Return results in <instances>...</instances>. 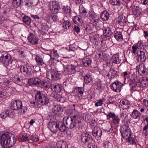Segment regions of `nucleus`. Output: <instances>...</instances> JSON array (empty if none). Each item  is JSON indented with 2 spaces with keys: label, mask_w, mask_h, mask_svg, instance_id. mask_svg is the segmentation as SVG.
<instances>
[{
  "label": "nucleus",
  "mask_w": 148,
  "mask_h": 148,
  "mask_svg": "<svg viewBox=\"0 0 148 148\" xmlns=\"http://www.w3.org/2000/svg\"><path fill=\"white\" fill-rule=\"evenodd\" d=\"M51 18L54 21H57L58 20V17L56 15H51Z\"/></svg>",
  "instance_id": "864d4df0"
},
{
  "label": "nucleus",
  "mask_w": 148,
  "mask_h": 148,
  "mask_svg": "<svg viewBox=\"0 0 148 148\" xmlns=\"http://www.w3.org/2000/svg\"><path fill=\"white\" fill-rule=\"evenodd\" d=\"M109 16V13L107 11H105L102 12L100 17L103 21H106L108 20Z\"/></svg>",
  "instance_id": "b1692460"
},
{
  "label": "nucleus",
  "mask_w": 148,
  "mask_h": 148,
  "mask_svg": "<svg viewBox=\"0 0 148 148\" xmlns=\"http://www.w3.org/2000/svg\"><path fill=\"white\" fill-rule=\"evenodd\" d=\"M28 39L29 42L32 44L34 45L37 44L36 37L34 36L33 34H30V35L28 37Z\"/></svg>",
  "instance_id": "412c9836"
},
{
  "label": "nucleus",
  "mask_w": 148,
  "mask_h": 148,
  "mask_svg": "<svg viewBox=\"0 0 148 148\" xmlns=\"http://www.w3.org/2000/svg\"><path fill=\"white\" fill-rule=\"evenodd\" d=\"M81 9L82 10V12L84 14L87 13V11L86 9L85 8L82 6L81 8Z\"/></svg>",
  "instance_id": "774afa93"
},
{
  "label": "nucleus",
  "mask_w": 148,
  "mask_h": 148,
  "mask_svg": "<svg viewBox=\"0 0 148 148\" xmlns=\"http://www.w3.org/2000/svg\"><path fill=\"white\" fill-rule=\"evenodd\" d=\"M140 115L141 114L140 112L134 109L133 110L131 116L132 119L139 120Z\"/></svg>",
  "instance_id": "6ab92c4d"
},
{
  "label": "nucleus",
  "mask_w": 148,
  "mask_h": 148,
  "mask_svg": "<svg viewBox=\"0 0 148 148\" xmlns=\"http://www.w3.org/2000/svg\"><path fill=\"white\" fill-rule=\"evenodd\" d=\"M138 49H139L138 46H137V44H135L132 46L131 51L134 55H137L140 51Z\"/></svg>",
  "instance_id": "7c9ffc66"
},
{
  "label": "nucleus",
  "mask_w": 148,
  "mask_h": 148,
  "mask_svg": "<svg viewBox=\"0 0 148 148\" xmlns=\"http://www.w3.org/2000/svg\"><path fill=\"white\" fill-rule=\"evenodd\" d=\"M59 76L58 73L54 71L48 72L47 73V78L50 80H57L59 79Z\"/></svg>",
  "instance_id": "1a4fd4ad"
},
{
  "label": "nucleus",
  "mask_w": 148,
  "mask_h": 148,
  "mask_svg": "<svg viewBox=\"0 0 148 148\" xmlns=\"http://www.w3.org/2000/svg\"><path fill=\"white\" fill-rule=\"evenodd\" d=\"M62 27L64 29V30H66L68 29L71 26L70 22L68 20L64 21L62 24Z\"/></svg>",
  "instance_id": "c85d7f7f"
},
{
  "label": "nucleus",
  "mask_w": 148,
  "mask_h": 148,
  "mask_svg": "<svg viewBox=\"0 0 148 148\" xmlns=\"http://www.w3.org/2000/svg\"><path fill=\"white\" fill-rule=\"evenodd\" d=\"M120 132L122 136L125 139L131 136V132L129 127L126 125H122L120 128Z\"/></svg>",
  "instance_id": "7ed1b4c3"
},
{
  "label": "nucleus",
  "mask_w": 148,
  "mask_h": 148,
  "mask_svg": "<svg viewBox=\"0 0 148 148\" xmlns=\"http://www.w3.org/2000/svg\"><path fill=\"white\" fill-rule=\"evenodd\" d=\"M89 17L90 18H91L92 19L94 23H95L99 20L98 15L94 12H91L89 14Z\"/></svg>",
  "instance_id": "2f4dec72"
},
{
  "label": "nucleus",
  "mask_w": 148,
  "mask_h": 148,
  "mask_svg": "<svg viewBox=\"0 0 148 148\" xmlns=\"http://www.w3.org/2000/svg\"><path fill=\"white\" fill-rule=\"evenodd\" d=\"M64 72L68 75H71L75 73L76 66L72 64H65L63 65Z\"/></svg>",
  "instance_id": "20e7f679"
},
{
  "label": "nucleus",
  "mask_w": 148,
  "mask_h": 148,
  "mask_svg": "<svg viewBox=\"0 0 148 148\" xmlns=\"http://www.w3.org/2000/svg\"><path fill=\"white\" fill-rule=\"evenodd\" d=\"M23 22L28 25H30L31 22V18L27 16H25L23 18Z\"/></svg>",
  "instance_id": "4c0bfd02"
},
{
  "label": "nucleus",
  "mask_w": 148,
  "mask_h": 148,
  "mask_svg": "<svg viewBox=\"0 0 148 148\" xmlns=\"http://www.w3.org/2000/svg\"><path fill=\"white\" fill-rule=\"evenodd\" d=\"M32 70L31 67L27 65L22 66L20 68L21 73L27 77L31 74Z\"/></svg>",
  "instance_id": "6e6552de"
},
{
  "label": "nucleus",
  "mask_w": 148,
  "mask_h": 148,
  "mask_svg": "<svg viewBox=\"0 0 148 148\" xmlns=\"http://www.w3.org/2000/svg\"><path fill=\"white\" fill-rule=\"evenodd\" d=\"M126 139L127 142H131L132 144H134L136 143L135 140L132 138L131 136L127 138Z\"/></svg>",
  "instance_id": "8fccbe9b"
},
{
  "label": "nucleus",
  "mask_w": 148,
  "mask_h": 148,
  "mask_svg": "<svg viewBox=\"0 0 148 148\" xmlns=\"http://www.w3.org/2000/svg\"><path fill=\"white\" fill-rule=\"evenodd\" d=\"M120 103L121 106V108L123 109L128 108L130 104L129 101L126 99L121 100Z\"/></svg>",
  "instance_id": "a211bd4d"
},
{
  "label": "nucleus",
  "mask_w": 148,
  "mask_h": 148,
  "mask_svg": "<svg viewBox=\"0 0 148 148\" xmlns=\"http://www.w3.org/2000/svg\"><path fill=\"white\" fill-rule=\"evenodd\" d=\"M114 98L112 97H110L107 99V102L108 104L113 103L114 102Z\"/></svg>",
  "instance_id": "09e8293b"
},
{
  "label": "nucleus",
  "mask_w": 148,
  "mask_h": 148,
  "mask_svg": "<svg viewBox=\"0 0 148 148\" xmlns=\"http://www.w3.org/2000/svg\"><path fill=\"white\" fill-rule=\"evenodd\" d=\"M12 61V58L9 55L2 54L0 57V62L3 64L6 65L11 64Z\"/></svg>",
  "instance_id": "39448f33"
},
{
  "label": "nucleus",
  "mask_w": 148,
  "mask_h": 148,
  "mask_svg": "<svg viewBox=\"0 0 148 148\" xmlns=\"http://www.w3.org/2000/svg\"><path fill=\"white\" fill-rule=\"evenodd\" d=\"M51 89L53 88L55 92L57 93H60L61 90V86L58 84H52L51 86Z\"/></svg>",
  "instance_id": "393cba45"
},
{
  "label": "nucleus",
  "mask_w": 148,
  "mask_h": 148,
  "mask_svg": "<svg viewBox=\"0 0 148 148\" xmlns=\"http://www.w3.org/2000/svg\"><path fill=\"white\" fill-rule=\"evenodd\" d=\"M112 33L109 27L104 28L103 34L105 36L109 37L112 35Z\"/></svg>",
  "instance_id": "72a5a7b5"
},
{
  "label": "nucleus",
  "mask_w": 148,
  "mask_h": 148,
  "mask_svg": "<svg viewBox=\"0 0 148 148\" xmlns=\"http://www.w3.org/2000/svg\"><path fill=\"white\" fill-rule=\"evenodd\" d=\"M137 46H138L139 49H144L145 46L143 44L140 42L137 45Z\"/></svg>",
  "instance_id": "6e6d98bb"
},
{
  "label": "nucleus",
  "mask_w": 148,
  "mask_h": 148,
  "mask_svg": "<svg viewBox=\"0 0 148 148\" xmlns=\"http://www.w3.org/2000/svg\"><path fill=\"white\" fill-rule=\"evenodd\" d=\"M143 102L144 104L148 107V100L146 99H145L143 100Z\"/></svg>",
  "instance_id": "0e129e2a"
},
{
  "label": "nucleus",
  "mask_w": 148,
  "mask_h": 148,
  "mask_svg": "<svg viewBox=\"0 0 148 148\" xmlns=\"http://www.w3.org/2000/svg\"><path fill=\"white\" fill-rule=\"evenodd\" d=\"M85 83L86 84H91L92 82V79L90 75H86L84 77Z\"/></svg>",
  "instance_id": "473e14b6"
},
{
  "label": "nucleus",
  "mask_w": 148,
  "mask_h": 148,
  "mask_svg": "<svg viewBox=\"0 0 148 148\" xmlns=\"http://www.w3.org/2000/svg\"><path fill=\"white\" fill-rule=\"evenodd\" d=\"M137 55L138 56L137 60L138 62H143L145 61L146 57L144 51L140 50L139 52Z\"/></svg>",
  "instance_id": "2eb2a0df"
},
{
  "label": "nucleus",
  "mask_w": 148,
  "mask_h": 148,
  "mask_svg": "<svg viewBox=\"0 0 148 148\" xmlns=\"http://www.w3.org/2000/svg\"><path fill=\"white\" fill-rule=\"evenodd\" d=\"M81 139L84 143L87 144L88 145L92 144L93 141L91 136L88 133L82 134Z\"/></svg>",
  "instance_id": "423d86ee"
},
{
  "label": "nucleus",
  "mask_w": 148,
  "mask_h": 148,
  "mask_svg": "<svg viewBox=\"0 0 148 148\" xmlns=\"http://www.w3.org/2000/svg\"><path fill=\"white\" fill-rule=\"evenodd\" d=\"M50 8L53 13H57L60 9L59 3L57 2L53 1L50 3Z\"/></svg>",
  "instance_id": "0eeeda50"
},
{
  "label": "nucleus",
  "mask_w": 148,
  "mask_h": 148,
  "mask_svg": "<svg viewBox=\"0 0 148 148\" xmlns=\"http://www.w3.org/2000/svg\"><path fill=\"white\" fill-rule=\"evenodd\" d=\"M20 109H21L22 111H23V112H25L27 111V108L26 107H23L22 105L21 108Z\"/></svg>",
  "instance_id": "69168bd1"
},
{
  "label": "nucleus",
  "mask_w": 148,
  "mask_h": 148,
  "mask_svg": "<svg viewBox=\"0 0 148 148\" xmlns=\"http://www.w3.org/2000/svg\"><path fill=\"white\" fill-rule=\"evenodd\" d=\"M16 142L14 135L11 133L6 132L1 135L0 143L4 148H9L13 145Z\"/></svg>",
  "instance_id": "f257e3e1"
},
{
  "label": "nucleus",
  "mask_w": 148,
  "mask_h": 148,
  "mask_svg": "<svg viewBox=\"0 0 148 148\" xmlns=\"http://www.w3.org/2000/svg\"><path fill=\"white\" fill-rule=\"evenodd\" d=\"M7 112V110L5 111L2 112L0 114V115L2 119H5L6 117L8 116V114Z\"/></svg>",
  "instance_id": "de8ad7c7"
},
{
  "label": "nucleus",
  "mask_w": 148,
  "mask_h": 148,
  "mask_svg": "<svg viewBox=\"0 0 148 148\" xmlns=\"http://www.w3.org/2000/svg\"><path fill=\"white\" fill-rule=\"evenodd\" d=\"M112 121L114 124L117 125L119 123L120 119L117 116H116L112 119Z\"/></svg>",
  "instance_id": "37998d69"
},
{
  "label": "nucleus",
  "mask_w": 148,
  "mask_h": 148,
  "mask_svg": "<svg viewBox=\"0 0 148 148\" xmlns=\"http://www.w3.org/2000/svg\"><path fill=\"white\" fill-rule=\"evenodd\" d=\"M45 95L41 93L40 91H38V103H39L45 97Z\"/></svg>",
  "instance_id": "e433bc0d"
},
{
  "label": "nucleus",
  "mask_w": 148,
  "mask_h": 148,
  "mask_svg": "<svg viewBox=\"0 0 148 148\" xmlns=\"http://www.w3.org/2000/svg\"><path fill=\"white\" fill-rule=\"evenodd\" d=\"M121 83L117 81L112 83L111 86V89L114 91L116 92H119L121 90Z\"/></svg>",
  "instance_id": "4468645a"
},
{
  "label": "nucleus",
  "mask_w": 148,
  "mask_h": 148,
  "mask_svg": "<svg viewBox=\"0 0 148 148\" xmlns=\"http://www.w3.org/2000/svg\"><path fill=\"white\" fill-rule=\"evenodd\" d=\"M73 21L75 24H77L78 25H82V19L78 16L74 17L73 19Z\"/></svg>",
  "instance_id": "cd10ccee"
},
{
  "label": "nucleus",
  "mask_w": 148,
  "mask_h": 148,
  "mask_svg": "<svg viewBox=\"0 0 148 148\" xmlns=\"http://www.w3.org/2000/svg\"><path fill=\"white\" fill-rule=\"evenodd\" d=\"M126 21V17L123 15H121L119 16L117 20V23L122 26H123L125 25Z\"/></svg>",
  "instance_id": "dca6fc26"
},
{
  "label": "nucleus",
  "mask_w": 148,
  "mask_h": 148,
  "mask_svg": "<svg viewBox=\"0 0 148 148\" xmlns=\"http://www.w3.org/2000/svg\"><path fill=\"white\" fill-rule=\"evenodd\" d=\"M58 148H68L67 143L62 140H60L57 143Z\"/></svg>",
  "instance_id": "5701e85b"
},
{
  "label": "nucleus",
  "mask_w": 148,
  "mask_h": 148,
  "mask_svg": "<svg viewBox=\"0 0 148 148\" xmlns=\"http://www.w3.org/2000/svg\"><path fill=\"white\" fill-rule=\"evenodd\" d=\"M112 144L108 142H105L103 144V147L105 148H112Z\"/></svg>",
  "instance_id": "79ce46f5"
},
{
  "label": "nucleus",
  "mask_w": 148,
  "mask_h": 148,
  "mask_svg": "<svg viewBox=\"0 0 148 148\" xmlns=\"http://www.w3.org/2000/svg\"><path fill=\"white\" fill-rule=\"evenodd\" d=\"M49 102V99L48 98L45 96L42 100H41L39 104L42 105H44L47 104Z\"/></svg>",
  "instance_id": "58836bf2"
},
{
  "label": "nucleus",
  "mask_w": 148,
  "mask_h": 148,
  "mask_svg": "<svg viewBox=\"0 0 148 148\" xmlns=\"http://www.w3.org/2000/svg\"><path fill=\"white\" fill-rule=\"evenodd\" d=\"M115 116L116 115L114 113L110 112L108 113V115L107 116V119H108V117H109V118H112L113 119Z\"/></svg>",
  "instance_id": "5fc2aeb1"
},
{
  "label": "nucleus",
  "mask_w": 148,
  "mask_h": 148,
  "mask_svg": "<svg viewBox=\"0 0 148 148\" xmlns=\"http://www.w3.org/2000/svg\"><path fill=\"white\" fill-rule=\"evenodd\" d=\"M21 140L23 141H29V139L27 136H23L21 138Z\"/></svg>",
  "instance_id": "4d7b16f0"
},
{
  "label": "nucleus",
  "mask_w": 148,
  "mask_h": 148,
  "mask_svg": "<svg viewBox=\"0 0 148 148\" xmlns=\"http://www.w3.org/2000/svg\"><path fill=\"white\" fill-rule=\"evenodd\" d=\"M111 61L112 63L116 64H119L120 62V60H119L118 56L117 55H115L112 56Z\"/></svg>",
  "instance_id": "f704fd0d"
},
{
  "label": "nucleus",
  "mask_w": 148,
  "mask_h": 148,
  "mask_svg": "<svg viewBox=\"0 0 148 148\" xmlns=\"http://www.w3.org/2000/svg\"><path fill=\"white\" fill-rule=\"evenodd\" d=\"M7 112L8 114V116L10 117H12L14 114V111L12 110H7Z\"/></svg>",
  "instance_id": "a18cd8bd"
},
{
  "label": "nucleus",
  "mask_w": 148,
  "mask_h": 148,
  "mask_svg": "<svg viewBox=\"0 0 148 148\" xmlns=\"http://www.w3.org/2000/svg\"><path fill=\"white\" fill-rule=\"evenodd\" d=\"M79 26L75 25L74 26V29L75 32H76L77 33H78L80 32V29L79 28Z\"/></svg>",
  "instance_id": "13d9d810"
},
{
  "label": "nucleus",
  "mask_w": 148,
  "mask_h": 148,
  "mask_svg": "<svg viewBox=\"0 0 148 148\" xmlns=\"http://www.w3.org/2000/svg\"><path fill=\"white\" fill-rule=\"evenodd\" d=\"M53 56H54V57L53 58H57L58 56L57 53V51L56 50H54L53 52Z\"/></svg>",
  "instance_id": "052dcab7"
},
{
  "label": "nucleus",
  "mask_w": 148,
  "mask_h": 148,
  "mask_svg": "<svg viewBox=\"0 0 148 148\" xmlns=\"http://www.w3.org/2000/svg\"><path fill=\"white\" fill-rule=\"evenodd\" d=\"M92 132V135L97 139L100 138L102 134V130L100 128L97 127H94Z\"/></svg>",
  "instance_id": "f8f14e48"
},
{
  "label": "nucleus",
  "mask_w": 148,
  "mask_h": 148,
  "mask_svg": "<svg viewBox=\"0 0 148 148\" xmlns=\"http://www.w3.org/2000/svg\"><path fill=\"white\" fill-rule=\"evenodd\" d=\"M10 81L9 80L7 79H5L3 80V85H4L3 87L6 86L8 85L10 83Z\"/></svg>",
  "instance_id": "603ef678"
},
{
  "label": "nucleus",
  "mask_w": 148,
  "mask_h": 148,
  "mask_svg": "<svg viewBox=\"0 0 148 148\" xmlns=\"http://www.w3.org/2000/svg\"><path fill=\"white\" fill-rule=\"evenodd\" d=\"M28 83L29 85L32 86H36L37 84V81L36 78H33L28 79Z\"/></svg>",
  "instance_id": "c756f323"
},
{
  "label": "nucleus",
  "mask_w": 148,
  "mask_h": 148,
  "mask_svg": "<svg viewBox=\"0 0 148 148\" xmlns=\"http://www.w3.org/2000/svg\"><path fill=\"white\" fill-rule=\"evenodd\" d=\"M110 2L113 5H120V4L119 0H110Z\"/></svg>",
  "instance_id": "c03bdc74"
},
{
  "label": "nucleus",
  "mask_w": 148,
  "mask_h": 148,
  "mask_svg": "<svg viewBox=\"0 0 148 148\" xmlns=\"http://www.w3.org/2000/svg\"><path fill=\"white\" fill-rule=\"evenodd\" d=\"M66 125L65 126L64 123L62 121L58 122V130L62 132H64L66 129Z\"/></svg>",
  "instance_id": "a878e982"
},
{
  "label": "nucleus",
  "mask_w": 148,
  "mask_h": 148,
  "mask_svg": "<svg viewBox=\"0 0 148 148\" xmlns=\"http://www.w3.org/2000/svg\"><path fill=\"white\" fill-rule=\"evenodd\" d=\"M21 0H13L12 2L13 5L17 7L21 5Z\"/></svg>",
  "instance_id": "ea45409f"
},
{
  "label": "nucleus",
  "mask_w": 148,
  "mask_h": 148,
  "mask_svg": "<svg viewBox=\"0 0 148 148\" xmlns=\"http://www.w3.org/2000/svg\"><path fill=\"white\" fill-rule=\"evenodd\" d=\"M133 14L137 16L140 15V12L139 10V8L138 6H134L132 9Z\"/></svg>",
  "instance_id": "bb28decb"
},
{
  "label": "nucleus",
  "mask_w": 148,
  "mask_h": 148,
  "mask_svg": "<svg viewBox=\"0 0 148 148\" xmlns=\"http://www.w3.org/2000/svg\"><path fill=\"white\" fill-rule=\"evenodd\" d=\"M141 83L144 87L148 85V79L146 77H143Z\"/></svg>",
  "instance_id": "a19ab883"
},
{
  "label": "nucleus",
  "mask_w": 148,
  "mask_h": 148,
  "mask_svg": "<svg viewBox=\"0 0 148 148\" xmlns=\"http://www.w3.org/2000/svg\"><path fill=\"white\" fill-rule=\"evenodd\" d=\"M141 3L145 5H148V0H141Z\"/></svg>",
  "instance_id": "bf43d9fd"
},
{
  "label": "nucleus",
  "mask_w": 148,
  "mask_h": 148,
  "mask_svg": "<svg viewBox=\"0 0 148 148\" xmlns=\"http://www.w3.org/2000/svg\"><path fill=\"white\" fill-rule=\"evenodd\" d=\"M92 62V60L91 58H86L82 60L81 63L85 66L87 67L90 66Z\"/></svg>",
  "instance_id": "aec40b11"
},
{
  "label": "nucleus",
  "mask_w": 148,
  "mask_h": 148,
  "mask_svg": "<svg viewBox=\"0 0 148 148\" xmlns=\"http://www.w3.org/2000/svg\"><path fill=\"white\" fill-rule=\"evenodd\" d=\"M88 148H97V147L95 145H93L92 144L90 145H88Z\"/></svg>",
  "instance_id": "e2e57ef3"
},
{
  "label": "nucleus",
  "mask_w": 148,
  "mask_h": 148,
  "mask_svg": "<svg viewBox=\"0 0 148 148\" xmlns=\"http://www.w3.org/2000/svg\"><path fill=\"white\" fill-rule=\"evenodd\" d=\"M22 102L19 100H14L11 103L10 108L13 110L20 109L21 108Z\"/></svg>",
  "instance_id": "9b49d317"
},
{
  "label": "nucleus",
  "mask_w": 148,
  "mask_h": 148,
  "mask_svg": "<svg viewBox=\"0 0 148 148\" xmlns=\"http://www.w3.org/2000/svg\"><path fill=\"white\" fill-rule=\"evenodd\" d=\"M76 119V116L74 115L71 117L65 116L63 118V122L66 123V127L68 128L72 129L76 125L75 120Z\"/></svg>",
  "instance_id": "f03ea898"
},
{
  "label": "nucleus",
  "mask_w": 148,
  "mask_h": 148,
  "mask_svg": "<svg viewBox=\"0 0 148 148\" xmlns=\"http://www.w3.org/2000/svg\"><path fill=\"white\" fill-rule=\"evenodd\" d=\"M114 37L119 42L122 41L123 39L121 32L116 31L114 35Z\"/></svg>",
  "instance_id": "4be33fe9"
},
{
  "label": "nucleus",
  "mask_w": 148,
  "mask_h": 148,
  "mask_svg": "<svg viewBox=\"0 0 148 148\" xmlns=\"http://www.w3.org/2000/svg\"><path fill=\"white\" fill-rule=\"evenodd\" d=\"M148 129V124L146 125L143 128V130L145 132H147Z\"/></svg>",
  "instance_id": "338daca9"
},
{
  "label": "nucleus",
  "mask_w": 148,
  "mask_h": 148,
  "mask_svg": "<svg viewBox=\"0 0 148 148\" xmlns=\"http://www.w3.org/2000/svg\"><path fill=\"white\" fill-rule=\"evenodd\" d=\"M38 85L39 87L40 86L41 88L45 87L47 88H49L50 86L47 85L46 82L44 81L43 79L42 78L41 79L38 78Z\"/></svg>",
  "instance_id": "f3484780"
},
{
  "label": "nucleus",
  "mask_w": 148,
  "mask_h": 148,
  "mask_svg": "<svg viewBox=\"0 0 148 148\" xmlns=\"http://www.w3.org/2000/svg\"><path fill=\"white\" fill-rule=\"evenodd\" d=\"M61 110V107L60 106H54L52 109V111L55 114L58 115L59 114V112H60Z\"/></svg>",
  "instance_id": "c9c22d12"
},
{
  "label": "nucleus",
  "mask_w": 148,
  "mask_h": 148,
  "mask_svg": "<svg viewBox=\"0 0 148 148\" xmlns=\"http://www.w3.org/2000/svg\"><path fill=\"white\" fill-rule=\"evenodd\" d=\"M136 70L141 75H145L147 73V68L143 64H140L136 67Z\"/></svg>",
  "instance_id": "9d476101"
},
{
  "label": "nucleus",
  "mask_w": 148,
  "mask_h": 148,
  "mask_svg": "<svg viewBox=\"0 0 148 148\" xmlns=\"http://www.w3.org/2000/svg\"><path fill=\"white\" fill-rule=\"evenodd\" d=\"M103 101L101 99H100L95 104V106L96 107L101 106L103 104Z\"/></svg>",
  "instance_id": "49530a36"
},
{
  "label": "nucleus",
  "mask_w": 148,
  "mask_h": 148,
  "mask_svg": "<svg viewBox=\"0 0 148 148\" xmlns=\"http://www.w3.org/2000/svg\"><path fill=\"white\" fill-rule=\"evenodd\" d=\"M83 88L82 87L78 88V92L80 94H83Z\"/></svg>",
  "instance_id": "680f3d73"
},
{
  "label": "nucleus",
  "mask_w": 148,
  "mask_h": 148,
  "mask_svg": "<svg viewBox=\"0 0 148 148\" xmlns=\"http://www.w3.org/2000/svg\"><path fill=\"white\" fill-rule=\"evenodd\" d=\"M48 127L52 132L56 133L58 130V122L56 123L53 122H49Z\"/></svg>",
  "instance_id": "ddd939ff"
},
{
  "label": "nucleus",
  "mask_w": 148,
  "mask_h": 148,
  "mask_svg": "<svg viewBox=\"0 0 148 148\" xmlns=\"http://www.w3.org/2000/svg\"><path fill=\"white\" fill-rule=\"evenodd\" d=\"M38 64L39 65H41L42 66H44V62L42 58H38Z\"/></svg>",
  "instance_id": "3c124183"
}]
</instances>
